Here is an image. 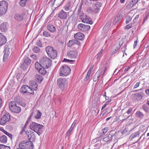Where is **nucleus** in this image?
Instances as JSON below:
<instances>
[{"label": "nucleus", "mask_w": 149, "mask_h": 149, "mask_svg": "<svg viewBox=\"0 0 149 149\" xmlns=\"http://www.w3.org/2000/svg\"><path fill=\"white\" fill-rule=\"evenodd\" d=\"M121 47V45H120V44H119L118 45V46H117L116 48V49H115L114 51H113V52H112V54H113L115 53H116L117 51V50L119 49L120 48V47Z\"/></svg>", "instance_id": "nucleus-46"}, {"label": "nucleus", "mask_w": 149, "mask_h": 149, "mask_svg": "<svg viewBox=\"0 0 149 149\" xmlns=\"http://www.w3.org/2000/svg\"><path fill=\"white\" fill-rule=\"evenodd\" d=\"M84 37V35L82 33H78L74 35V37L76 40H82Z\"/></svg>", "instance_id": "nucleus-17"}, {"label": "nucleus", "mask_w": 149, "mask_h": 149, "mask_svg": "<svg viewBox=\"0 0 149 149\" xmlns=\"http://www.w3.org/2000/svg\"><path fill=\"white\" fill-rule=\"evenodd\" d=\"M141 132H142L141 130H139L136 132L132 134L129 137V139L131 140L134 138H138Z\"/></svg>", "instance_id": "nucleus-15"}, {"label": "nucleus", "mask_w": 149, "mask_h": 149, "mask_svg": "<svg viewBox=\"0 0 149 149\" xmlns=\"http://www.w3.org/2000/svg\"><path fill=\"white\" fill-rule=\"evenodd\" d=\"M77 55V52L76 51L74 50H70L69 51L67 54V55L71 58H74L76 57Z\"/></svg>", "instance_id": "nucleus-14"}, {"label": "nucleus", "mask_w": 149, "mask_h": 149, "mask_svg": "<svg viewBox=\"0 0 149 149\" xmlns=\"http://www.w3.org/2000/svg\"><path fill=\"white\" fill-rule=\"evenodd\" d=\"M36 45L39 47H42V45L40 40H38L36 43Z\"/></svg>", "instance_id": "nucleus-48"}, {"label": "nucleus", "mask_w": 149, "mask_h": 149, "mask_svg": "<svg viewBox=\"0 0 149 149\" xmlns=\"http://www.w3.org/2000/svg\"><path fill=\"white\" fill-rule=\"evenodd\" d=\"M29 119H28L27 120V121H26V122L25 123V124L24 125V128H26L27 125H28V124L29 123Z\"/></svg>", "instance_id": "nucleus-60"}, {"label": "nucleus", "mask_w": 149, "mask_h": 149, "mask_svg": "<svg viewBox=\"0 0 149 149\" xmlns=\"http://www.w3.org/2000/svg\"><path fill=\"white\" fill-rule=\"evenodd\" d=\"M5 134L8 136L9 138H10L11 140L12 139L13 135L7 132H6Z\"/></svg>", "instance_id": "nucleus-47"}, {"label": "nucleus", "mask_w": 149, "mask_h": 149, "mask_svg": "<svg viewBox=\"0 0 149 149\" xmlns=\"http://www.w3.org/2000/svg\"><path fill=\"white\" fill-rule=\"evenodd\" d=\"M112 138H111V136L110 135H108V136L103 139V141L105 142H107L111 140Z\"/></svg>", "instance_id": "nucleus-36"}, {"label": "nucleus", "mask_w": 149, "mask_h": 149, "mask_svg": "<svg viewBox=\"0 0 149 149\" xmlns=\"http://www.w3.org/2000/svg\"><path fill=\"white\" fill-rule=\"evenodd\" d=\"M132 17L129 15H127L126 17V21L125 23L126 24L129 23L131 20Z\"/></svg>", "instance_id": "nucleus-39"}, {"label": "nucleus", "mask_w": 149, "mask_h": 149, "mask_svg": "<svg viewBox=\"0 0 149 149\" xmlns=\"http://www.w3.org/2000/svg\"><path fill=\"white\" fill-rule=\"evenodd\" d=\"M129 118V119L128 120H129V123H132V121L133 120V119L132 118V115H130V116H127V118L126 119H123L122 120L124 121L125 120H127L128 118Z\"/></svg>", "instance_id": "nucleus-35"}, {"label": "nucleus", "mask_w": 149, "mask_h": 149, "mask_svg": "<svg viewBox=\"0 0 149 149\" xmlns=\"http://www.w3.org/2000/svg\"><path fill=\"white\" fill-rule=\"evenodd\" d=\"M140 84V82H137L134 86L133 88H136L138 87L139 86Z\"/></svg>", "instance_id": "nucleus-55"}, {"label": "nucleus", "mask_w": 149, "mask_h": 149, "mask_svg": "<svg viewBox=\"0 0 149 149\" xmlns=\"http://www.w3.org/2000/svg\"><path fill=\"white\" fill-rule=\"evenodd\" d=\"M10 120V116L9 113H6L3 116L1 120L0 124L2 125L5 124L6 122H8Z\"/></svg>", "instance_id": "nucleus-9"}, {"label": "nucleus", "mask_w": 149, "mask_h": 149, "mask_svg": "<svg viewBox=\"0 0 149 149\" xmlns=\"http://www.w3.org/2000/svg\"><path fill=\"white\" fill-rule=\"evenodd\" d=\"M70 68L65 65H63L60 70V75L61 76H66L68 75L70 72Z\"/></svg>", "instance_id": "nucleus-6"}, {"label": "nucleus", "mask_w": 149, "mask_h": 149, "mask_svg": "<svg viewBox=\"0 0 149 149\" xmlns=\"http://www.w3.org/2000/svg\"><path fill=\"white\" fill-rule=\"evenodd\" d=\"M33 51L34 53H38L40 52V49L37 47H35L33 48Z\"/></svg>", "instance_id": "nucleus-42"}, {"label": "nucleus", "mask_w": 149, "mask_h": 149, "mask_svg": "<svg viewBox=\"0 0 149 149\" xmlns=\"http://www.w3.org/2000/svg\"><path fill=\"white\" fill-rule=\"evenodd\" d=\"M118 133L119 132H118L117 133L116 131H115V130H112L110 131V133L109 135L111 136V138H112V137L113 136H117Z\"/></svg>", "instance_id": "nucleus-34"}, {"label": "nucleus", "mask_w": 149, "mask_h": 149, "mask_svg": "<svg viewBox=\"0 0 149 149\" xmlns=\"http://www.w3.org/2000/svg\"><path fill=\"white\" fill-rule=\"evenodd\" d=\"M43 34L45 36L47 37H50L51 36L50 33L46 31H44L43 33Z\"/></svg>", "instance_id": "nucleus-41"}, {"label": "nucleus", "mask_w": 149, "mask_h": 149, "mask_svg": "<svg viewBox=\"0 0 149 149\" xmlns=\"http://www.w3.org/2000/svg\"><path fill=\"white\" fill-rule=\"evenodd\" d=\"M9 107L10 110L13 112L19 113L21 111V108L17 106L16 103L14 101L9 102Z\"/></svg>", "instance_id": "nucleus-3"}, {"label": "nucleus", "mask_w": 149, "mask_h": 149, "mask_svg": "<svg viewBox=\"0 0 149 149\" xmlns=\"http://www.w3.org/2000/svg\"><path fill=\"white\" fill-rule=\"evenodd\" d=\"M102 71V69H101L99 70L96 73L93 78V80L94 81H96L98 79L100 76V74Z\"/></svg>", "instance_id": "nucleus-26"}, {"label": "nucleus", "mask_w": 149, "mask_h": 149, "mask_svg": "<svg viewBox=\"0 0 149 149\" xmlns=\"http://www.w3.org/2000/svg\"><path fill=\"white\" fill-rule=\"evenodd\" d=\"M0 28L2 32H5L6 29V23H3L1 24L0 25Z\"/></svg>", "instance_id": "nucleus-32"}, {"label": "nucleus", "mask_w": 149, "mask_h": 149, "mask_svg": "<svg viewBox=\"0 0 149 149\" xmlns=\"http://www.w3.org/2000/svg\"><path fill=\"white\" fill-rule=\"evenodd\" d=\"M128 131V130L127 128H125L121 132L122 134H125Z\"/></svg>", "instance_id": "nucleus-50"}, {"label": "nucleus", "mask_w": 149, "mask_h": 149, "mask_svg": "<svg viewBox=\"0 0 149 149\" xmlns=\"http://www.w3.org/2000/svg\"><path fill=\"white\" fill-rule=\"evenodd\" d=\"M46 52L49 57L51 58L54 59L57 56L56 51L53 47L51 46H47L45 49Z\"/></svg>", "instance_id": "nucleus-2"}, {"label": "nucleus", "mask_w": 149, "mask_h": 149, "mask_svg": "<svg viewBox=\"0 0 149 149\" xmlns=\"http://www.w3.org/2000/svg\"><path fill=\"white\" fill-rule=\"evenodd\" d=\"M132 24L131 23L127 25L125 27V29H129L130 28L132 27Z\"/></svg>", "instance_id": "nucleus-54"}, {"label": "nucleus", "mask_w": 149, "mask_h": 149, "mask_svg": "<svg viewBox=\"0 0 149 149\" xmlns=\"http://www.w3.org/2000/svg\"><path fill=\"white\" fill-rule=\"evenodd\" d=\"M52 64V60L46 57H43L40 60L39 63L38 62H36V67L37 68L39 67L42 66L46 68L50 67Z\"/></svg>", "instance_id": "nucleus-1"}, {"label": "nucleus", "mask_w": 149, "mask_h": 149, "mask_svg": "<svg viewBox=\"0 0 149 149\" xmlns=\"http://www.w3.org/2000/svg\"><path fill=\"white\" fill-rule=\"evenodd\" d=\"M74 61L72 60H70L69 59H68L66 58H64L63 61V62H72Z\"/></svg>", "instance_id": "nucleus-53"}, {"label": "nucleus", "mask_w": 149, "mask_h": 149, "mask_svg": "<svg viewBox=\"0 0 149 149\" xmlns=\"http://www.w3.org/2000/svg\"><path fill=\"white\" fill-rule=\"evenodd\" d=\"M134 5L132 4V3L131 2L129 4L127 5V6L128 8L129 9H130Z\"/></svg>", "instance_id": "nucleus-49"}, {"label": "nucleus", "mask_w": 149, "mask_h": 149, "mask_svg": "<svg viewBox=\"0 0 149 149\" xmlns=\"http://www.w3.org/2000/svg\"><path fill=\"white\" fill-rule=\"evenodd\" d=\"M31 60L28 57H26L24 61L23 64L21 65V67L24 69H26L28 65L31 63Z\"/></svg>", "instance_id": "nucleus-13"}, {"label": "nucleus", "mask_w": 149, "mask_h": 149, "mask_svg": "<svg viewBox=\"0 0 149 149\" xmlns=\"http://www.w3.org/2000/svg\"><path fill=\"white\" fill-rule=\"evenodd\" d=\"M139 0H132V2L134 5H135L138 2Z\"/></svg>", "instance_id": "nucleus-61"}, {"label": "nucleus", "mask_w": 149, "mask_h": 149, "mask_svg": "<svg viewBox=\"0 0 149 149\" xmlns=\"http://www.w3.org/2000/svg\"><path fill=\"white\" fill-rule=\"evenodd\" d=\"M35 68L36 70H38L39 73L43 75H44L46 73V70L44 69L45 68V67H43L42 66L39 67L38 68H37L36 67V63H35Z\"/></svg>", "instance_id": "nucleus-21"}, {"label": "nucleus", "mask_w": 149, "mask_h": 149, "mask_svg": "<svg viewBox=\"0 0 149 149\" xmlns=\"http://www.w3.org/2000/svg\"><path fill=\"white\" fill-rule=\"evenodd\" d=\"M24 16L22 14H17L15 16V19L18 21H22L24 18Z\"/></svg>", "instance_id": "nucleus-30"}, {"label": "nucleus", "mask_w": 149, "mask_h": 149, "mask_svg": "<svg viewBox=\"0 0 149 149\" xmlns=\"http://www.w3.org/2000/svg\"><path fill=\"white\" fill-rule=\"evenodd\" d=\"M26 0H20L19 1L20 5L22 7H24L26 5Z\"/></svg>", "instance_id": "nucleus-44"}, {"label": "nucleus", "mask_w": 149, "mask_h": 149, "mask_svg": "<svg viewBox=\"0 0 149 149\" xmlns=\"http://www.w3.org/2000/svg\"><path fill=\"white\" fill-rule=\"evenodd\" d=\"M92 8L91 9V10L94 13H97L99 12L100 10V8L97 7L92 5Z\"/></svg>", "instance_id": "nucleus-31"}, {"label": "nucleus", "mask_w": 149, "mask_h": 149, "mask_svg": "<svg viewBox=\"0 0 149 149\" xmlns=\"http://www.w3.org/2000/svg\"><path fill=\"white\" fill-rule=\"evenodd\" d=\"M90 75L88 74H87L86 77L84 79V81H86L88 79H89Z\"/></svg>", "instance_id": "nucleus-63"}, {"label": "nucleus", "mask_w": 149, "mask_h": 149, "mask_svg": "<svg viewBox=\"0 0 149 149\" xmlns=\"http://www.w3.org/2000/svg\"><path fill=\"white\" fill-rule=\"evenodd\" d=\"M82 22L84 23H86L90 24H93V22L91 21L90 20L86 18L83 20Z\"/></svg>", "instance_id": "nucleus-37"}, {"label": "nucleus", "mask_w": 149, "mask_h": 149, "mask_svg": "<svg viewBox=\"0 0 149 149\" xmlns=\"http://www.w3.org/2000/svg\"><path fill=\"white\" fill-rule=\"evenodd\" d=\"M34 115V117L36 119H40L42 115V113L39 111H32L31 114L29 118H31Z\"/></svg>", "instance_id": "nucleus-12"}, {"label": "nucleus", "mask_w": 149, "mask_h": 149, "mask_svg": "<svg viewBox=\"0 0 149 149\" xmlns=\"http://www.w3.org/2000/svg\"><path fill=\"white\" fill-rule=\"evenodd\" d=\"M28 137L29 140H30V141H31V142L35 141L36 139V136L34 132L32 131L30 132L29 134H28Z\"/></svg>", "instance_id": "nucleus-22"}, {"label": "nucleus", "mask_w": 149, "mask_h": 149, "mask_svg": "<svg viewBox=\"0 0 149 149\" xmlns=\"http://www.w3.org/2000/svg\"><path fill=\"white\" fill-rule=\"evenodd\" d=\"M8 3L6 1H2L0 2V15H4L7 12Z\"/></svg>", "instance_id": "nucleus-5"}, {"label": "nucleus", "mask_w": 149, "mask_h": 149, "mask_svg": "<svg viewBox=\"0 0 149 149\" xmlns=\"http://www.w3.org/2000/svg\"><path fill=\"white\" fill-rule=\"evenodd\" d=\"M7 41L6 38L0 33V46L5 44Z\"/></svg>", "instance_id": "nucleus-24"}, {"label": "nucleus", "mask_w": 149, "mask_h": 149, "mask_svg": "<svg viewBox=\"0 0 149 149\" xmlns=\"http://www.w3.org/2000/svg\"><path fill=\"white\" fill-rule=\"evenodd\" d=\"M75 40H70L67 44L68 47H71L72 45H75Z\"/></svg>", "instance_id": "nucleus-38"}, {"label": "nucleus", "mask_w": 149, "mask_h": 149, "mask_svg": "<svg viewBox=\"0 0 149 149\" xmlns=\"http://www.w3.org/2000/svg\"><path fill=\"white\" fill-rule=\"evenodd\" d=\"M44 126L41 125L39 124L37 127L36 132L40 136L42 133V130Z\"/></svg>", "instance_id": "nucleus-23"}, {"label": "nucleus", "mask_w": 149, "mask_h": 149, "mask_svg": "<svg viewBox=\"0 0 149 149\" xmlns=\"http://www.w3.org/2000/svg\"><path fill=\"white\" fill-rule=\"evenodd\" d=\"M28 132V130L26 129V128L24 127L22 130V131L20 132V134H22L24 133L26 134Z\"/></svg>", "instance_id": "nucleus-45"}, {"label": "nucleus", "mask_w": 149, "mask_h": 149, "mask_svg": "<svg viewBox=\"0 0 149 149\" xmlns=\"http://www.w3.org/2000/svg\"><path fill=\"white\" fill-rule=\"evenodd\" d=\"M108 129V127H106L102 130V133L103 134H105L107 132Z\"/></svg>", "instance_id": "nucleus-51"}, {"label": "nucleus", "mask_w": 149, "mask_h": 149, "mask_svg": "<svg viewBox=\"0 0 149 149\" xmlns=\"http://www.w3.org/2000/svg\"><path fill=\"white\" fill-rule=\"evenodd\" d=\"M136 114L137 116L141 119L144 116L143 114L140 111H137Z\"/></svg>", "instance_id": "nucleus-40"}, {"label": "nucleus", "mask_w": 149, "mask_h": 149, "mask_svg": "<svg viewBox=\"0 0 149 149\" xmlns=\"http://www.w3.org/2000/svg\"><path fill=\"white\" fill-rule=\"evenodd\" d=\"M20 92L23 93H29L33 95L34 92L27 85H24L20 89Z\"/></svg>", "instance_id": "nucleus-8"}, {"label": "nucleus", "mask_w": 149, "mask_h": 149, "mask_svg": "<svg viewBox=\"0 0 149 149\" xmlns=\"http://www.w3.org/2000/svg\"><path fill=\"white\" fill-rule=\"evenodd\" d=\"M139 17V15H137L134 18V22H136L137 19H138Z\"/></svg>", "instance_id": "nucleus-59"}, {"label": "nucleus", "mask_w": 149, "mask_h": 149, "mask_svg": "<svg viewBox=\"0 0 149 149\" xmlns=\"http://www.w3.org/2000/svg\"><path fill=\"white\" fill-rule=\"evenodd\" d=\"M57 84L59 88L62 91H63L65 88V86L67 83V80L66 79L60 78L57 79Z\"/></svg>", "instance_id": "nucleus-7"}, {"label": "nucleus", "mask_w": 149, "mask_h": 149, "mask_svg": "<svg viewBox=\"0 0 149 149\" xmlns=\"http://www.w3.org/2000/svg\"><path fill=\"white\" fill-rule=\"evenodd\" d=\"M143 109L146 112H148L149 111L148 106L144 104L143 105Z\"/></svg>", "instance_id": "nucleus-43"}, {"label": "nucleus", "mask_w": 149, "mask_h": 149, "mask_svg": "<svg viewBox=\"0 0 149 149\" xmlns=\"http://www.w3.org/2000/svg\"><path fill=\"white\" fill-rule=\"evenodd\" d=\"M43 79V77L38 74H36L35 76V80L38 83H40L42 81Z\"/></svg>", "instance_id": "nucleus-28"}, {"label": "nucleus", "mask_w": 149, "mask_h": 149, "mask_svg": "<svg viewBox=\"0 0 149 149\" xmlns=\"http://www.w3.org/2000/svg\"><path fill=\"white\" fill-rule=\"evenodd\" d=\"M19 146L21 149H32L33 146L31 141H24L21 142L19 143Z\"/></svg>", "instance_id": "nucleus-4"}, {"label": "nucleus", "mask_w": 149, "mask_h": 149, "mask_svg": "<svg viewBox=\"0 0 149 149\" xmlns=\"http://www.w3.org/2000/svg\"><path fill=\"white\" fill-rule=\"evenodd\" d=\"M76 123V122L75 121H74L73 123H72V124L71 125V128H72V129H73L74 127L75 124Z\"/></svg>", "instance_id": "nucleus-62"}, {"label": "nucleus", "mask_w": 149, "mask_h": 149, "mask_svg": "<svg viewBox=\"0 0 149 149\" xmlns=\"http://www.w3.org/2000/svg\"><path fill=\"white\" fill-rule=\"evenodd\" d=\"M67 15L66 13L63 10H61L58 14L57 17L60 19H65L67 17Z\"/></svg>", "instance_id": "nucleus-16"}, {"label": "nucleus", "mask_w": 149, "mask_h": 149, "mask_svg": "<svg viewBox=\"0 0 149 149\" xmlns=\"http://www.w3.org/2000/svg\"><path fill=\"white\" fill-rule=\"evenodd\" d=\"M73 129L70 127L69 130H68L66 133V134L67 136H69L70 135V134L73 130Z\"/></svg>", "instance_id": "nucleus-52"}, {"label": "nucleus", "mask_w": 149, "mask_h": 149, "mask_svg": "<svg viewBox=\"0 0 149 149\" xmlns=\"http://www.w3.org/2000/svg\"><path fill=\"white\" fill-rule=\"evenodd\" d=\"M82 5V3H81L80 4L79 7V8L78 9V11H77V12H78V14H79V13H80L81 9V8Z\"/></svg>", "instance_id": "nucleus-56"}, {"label": "nucleus", "mask_w": 149, "mask_h": 149, "mask_svg": "<svg viewBox=\"0 0 149 149\" xmlns=\"http://www.w3.org/2000/svg\"><path fill=\"white\" fill-rule=\"evenodd\" d=\"M38 125V124L35 122H32L30 124V128L32 130L36 132L37 127Z\"/></svg>", "instance_id": "nucleus-25"}, {"label": "nucleus", "mask_w": 149, "mask_h": 149, "mask_svg": "<svg viewBox=\"0 0 149 149\" xmlns=\"http://www.w3.org/2000/svg\"><path fill=\"white\" fill-rule=\"evenodd\" d=\"M132 95L133 99L136 101L140 100L142 99V96L137 93L132 94Z\"/></svg>", "instance_id": "nucleus-19"}, {"label": "nucleus", "mask_w": 149, "mask_h": 149, "mask_svg": "<svg viewBox=\"0 0 149 149\" xmlns=\"http://www.w3.org/2000/svg\"><path fill=\"white\" fill-rule=\"evenodd\" d=\"M10 48L9 46H7L5 47L4 53L3 58V61L4 62L6 61L8 59L10 53Z\"/></svg>", "instance_id": "nucleus-11"}, {"label": "nucleus", "mask_w": 149, "mask_h": 149, "mask_svg": "<svg viewBox=\"0 0 149 149\" xmlns=\"http://www.w3.org/2000/svg\"><path fill=\"white\" fill-rule=\"evenodd\" d=\"M38 86V85L36 83L35 81H31L29 87L31 90L33 91V90H37Z\"/></svg>", "instance_id": "nucleus-18"}, {"label": "nucleus", "mask_w": 149, "mask_h": 149, "mask_svg": "<svg viewBox=\"0 0 149 149\" xmlns=\"http://www.w3.org/2000/svg\"><path fill=\"white\" fill-rule=\"evenodd\" d=\"M7 141V137L5 135H3L0 137V142L2 143H6Z\"/></svg>", "instance_id": "nucleus-29"}, {"label": "nucleus", "mask_w": 149, "mask_h": 149, "mask_svg": "<svg viewBox=\"0 0 149 149\" xmlns=\"http://www.w3.org/2000/svg\"><path fill=\"white\" fill-rule=\"evenodd\" d=\"M102 5V3L98 1V0H97V1H95L93 2V5L97 7L100 8Z\"/></svg>", "instance_id": "nucleus-33"}, {"label": "nucleus", "mask_w": 149, "mask_h": 149, "mask_svg": "<svg viewBox=\"0 0 149 149\" xmlns=\"http://www.w3.org/2000/svg\"><path fill=\"white\" fill-rule=\"evenodd\" d=\"M122 17L123 15L121 13L118 14L114 21L115 24L117 23L120 22L121 20Z\"/></svg>", "instance_id": "nucleus-27"}, {"label": "nucleus", "mask_w": 149, "mask_h": 149, "mask_svg": "<svg viewBox=\"0 0 149 149\" xmlns=\"http://www.w3.org/2000/svg\"><path fill=\"white\" fill-rule=\"evenodd\" d=\"M47 29L52 33H54L56 31V29L55 26L51 24H49L47 26Z\"/></svg>", "instance_id": "nucleus-20"}, {"label": "nucleus", "mask_w": 149, "mask_h": 149, "mask_svg": "<svg viewBox=\"0 0 149 149\" xmlns=\"http://www.w3.org/2000/svg\"><path fill=\"white\" fill-rule=\"evenodd\" d=\"M103 50L102 49L100 52L98 53L97 55V58H98L99 57V56L101 55V54L102 53V52H103Z\"/></svg>", "instance_id": "nucleus-64"}, {"label": "nucleus", "mask_w": 149, "mask_h": 149, "mask_svg": "<svg viewBox=\"0 0 149 149\" xmlns=\"http://www.w3.org/2000/svg\"><path fill=\"white\" fill-rule=\"evenodd\" d=\"M65 10L66 11H68L70 10V6H66L64 7Z\"/></svg>", "instance_id": "nucleus-58"}, {"label": "nucleus", "mask_w": 149, "mask_h": 149, "mask_svg": "<svg viewBox=\"0 0 149 149\" xmlns=\"http://www.w3.org/2000/svg\"><path fill=\"white\" fill-rule=\"evenodd\" d=\"M77 27L78 29L83 32L87 31L90 29V26L88 25L80 24L77 25Z\"/></svg>", "instance_id": "nucleus-10"}, {"label": "nucleus", "mask_w": 149, "mask_h": 149, "mask_svg": "<svg viewBox=\"0 0 149 149\" xmlns=\"http://www.w3.org/2000/svg\"><path fill=\"white\" fill-rule=\"evenodd\" d=\"M132 108H129L128 111H127V113L128 114H130L131 112L132 111Z\"/></svg>", "instance_id": "nucleus-57"}]
</instances>
